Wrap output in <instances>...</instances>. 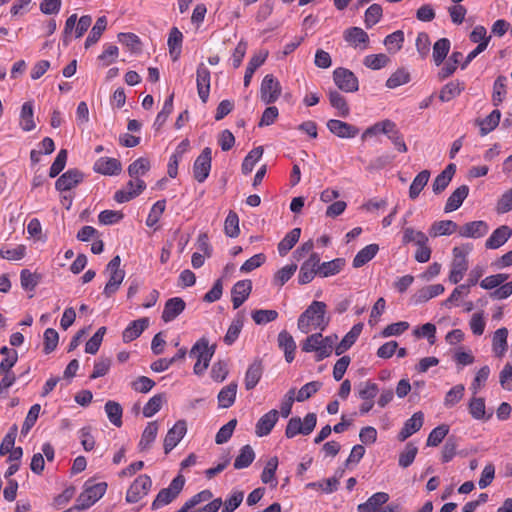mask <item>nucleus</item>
Returning a JSON list of instances; mask_svg holds the SVG:
<instances>
[{"mask_svg":"<svg viewBox=\"0 0 512 512\" xmlns=\"http://www.w3.org/2000/svg\"><path fill=\"white\" fill-rule=\"evenodd\" d=\"M184 484L185 479L182 475L175 477L167 488H163L159 491L152 502L151 509L158 510L163 506L170 504L180 494Z\"/></svg>","mask_w":512,"mask_h":512,"instance_id":"6","label":"nucleus"},{"mask_svg":"<svg viewBox=\"0 0 512 512\" xmlns=\"http://www.w3.org/2000/svg\"><path fill=\"white\" fill-rule=\"evenodd\" d=\"M107 489V484L105 482H100L96 484H89L86 482L84 486V490L78 496L76 503L77 508L82 510L90 508L94 505L100 498L103 497Z\"/></svg>","mask_w":512,"mask_h":512,"instance_id":"8","label":"nucleus"},{"mask_svg":"<svg viewBox=\"0 0 512 512\" xmlns=\"http://www.w3.org/2000/svg\"><path fill=\"white\" fill-rule=\"evenodd\" d=\"M392 123L393 121L386 119L373 124L363 132L361 136L362 140H366L367 138L376 136L381 133L387 135L388 132H392Z\"/></svg>","mask_w":512,"mask_h":512,"instance_id":"52","label":"nucleus"},{"mask_svg":"<svg viewBox=\"0 0 512 512\" xmlns=\"http://www.w3.org/2000/svg\"><path fill=\"white\" fill-rule=\"evenodd\" d=\"M33 115H34V112H33L32 102H30V101L25 102L22 105L21 112H20V127L24 131H27V132L32 131L36 127Z\"/></svg>","mask_w":512,"mask_h":512,"instance_id":"47","label":"nucleus"},{"mask_svg":"<svg viewBox=\"0 0 512 512\" xmlns=\"http://www.w3.org/2000/svg\"><path fill=\"white\" fill-rule=\"evenodd\" d=\"M328 98L331 106L337 110L339 117L346 118L350 114V108L344 96H342L337 90H330Z\"/></svg>","mask_w":512,"mask_h":512,"instance_id":"37","label":"nucleus"},{"mask_svg":"<svg viewBox=\"0 0 512 512\" xmlns=\"http://www.w3.org/2000/svg\"><path fill=\"white\" fill-rule=\"evenodd\" d=\"M506 76L500 75L496 78L493 85L492 101L494 106H499L506 95Z\"/></svg>","mask_w":512,"mask_h":512,"instance_id":"57","label":"nucleus"},{"mask_svg":"<svg viewBox=\"0 0 512 512\" xmlns=\"http://www.w3.org/2000/svg\"><path fill=\"white\" fill-rule=\"evenodd\" d=\"M333 80L336 86L347 93L356 92L359 82L355 74L346 68H336L333 72Z\"/></svg>","mask_w":512,"mask_h":512,"instance_id":"10","label":"nucleus"},{"mask_svg":"<svg viewBox=\"0 0 512 512\" xmlns=\"http://www.w3.org/2000/svg\"><path fill=\"white\" fill-rule=\"evenodd\" d=\"M106 26L107 18L105 16L99 17L86 38L85 48H89L100 39L102 33L106 29Z\"/></svg>","mask_w":512,"mask_h":512,"instance_id":"51","label":"nucleus"},{"mask_svg":"<svg viewBox=\"0 0 512 512\" xmlns=\"http://www.w3.org/2000/svg\"><path fill=\"white\" fill-rule=\"evenodd\" d=\"M464 89L462 82L458 80L450 81L444 85L440 91L439 99L442 102H449L458 96Z\"/></svg>","mask_w":512,"mask_h":512,"instance_id":"45","label":"nucleus"},{"mask_svg":"<svg viewBox=\"0 0 512 512\" xmlns=\"http://www.w3.org/2000/svg\"><path fill=\"white\" fill-rule=\"evenodd\" d=\"M151 486L152 480L148 475H139L127 490L126 501L128 503L139 502L143 497H145L149 493Z\"/></svg>","mask_w":512,"mask_h":512,"instance_id":"9","label":"nucleus"},{"mask_svg":"<svg viewBox=\"0 0 512 512\" xmlns=\"http://www.w3.org/2000/svg\"><path fill=\"white\" fill-rule=\"evenodd\" d=\"M182 41V32L177 27H173L169 32L167 45L169 48V53L174 61L178 60L180 56Z\"/></svg>","mask_w":512,"mask_h":512,"instance_id":"36","label":"nucleus"},{"mask_svg":"<svg viewBox=\"0 0 512 512\" xmlns=\"http://www.w3.org/2000/svg\"><path fill=\"white\" fill-rule=\"evenodd\" d=\"M263 155V147L258 146L252 149L244 158L241 171L244 175L251 173L256 165V163L261 159Z\"/></svg>","mask_w":512,"mask_h":512,"instance_id":"50","label":"nucleus"},{"mask_svg":"<svg viewBox=\"0 0 512 512\" xmlns=\"http://www.w3.org/2000/svg\"><path fill=\"white\" fill-rule=\"evenodd\" d=\"M320 256L317 253H311L310 257L304 261L300 267L298 274V282L301 285L310 283L316 275H318V266Z\"/></svg>","mask_w":512,"mask_h":512,"instance_id":"13","label":"nucleus"},{"mask_svg":"<svg viewBox=\"0 0 512 512\" xmlns=\"http://www.w3.org/2000/svg\"><path fill=\"white\" fill-rule=\"evenodd\" d=\"M345 266L343 258H336L328 262H319L318 275L322 278L334 276L338 274Z\"/></svg>","mask_w":512,"mask_h":512,"instance_id":"38","label":"nucleus"},{"mask_svg":"<svg viewBox=\"0 0 512 512\" xmlns=\"http://www.w3.org/2000/svg\"><path fill=\"white\" fill-rule=\"evenodd\" d=\"M512 236V229L507 225H502L495 229L485 242L487 249H497L504 245Z\"/></svg>","mask_w":512,"mask_h":512,"instance_id":"26","label":"nucleus"},{"mask_svg":"<svg viewBox=\"0 0 512 512\" xmlns=\"http://www.w3.org/2000/svg\"><path fill=\"white\" fill-rule=\"evenodd\" d=\"M186 303L180 297H173L166 301L162 312V320L165 323L176 319L185 309Z\"/></svg>","mask_w":512,"mask_h":512,"instance_id":"22","label":"nucleus"},{"mask_svg":"<svg viewBox=\"0 0 512 512\" xmlns=\"http://www.w3.org/2000/svg\"><path fill=\"white\" fill-rule=\"evenodd\" d=\"M187 432L185 420H178L172 428H170L164 439V451L168 454L183 439Z\"/></svg>","mask_w":512,"mask_h":512,"instance_id":"15","label":"nucleus"},{"mask_svg":"<svg viewBox=\"0 0 512 512\" xmlns=\"http://www.w3.org/2000/svg\"><path fill=\"white\" fill-rule=\"evenodd\" d=\"M215 347H209V342L205 337L200 338L192 346L190 356L197 359L193 371L196 375H202L209 366L214 355Z\"/></svg>","mask_w":512,"mask_h":512,"instance_id":"4","label":"nucleus"},{"mask_svg":"<svg viewBox=\"0 0 512 512\" xmlns=\"http://www.w3.org/2000/svg\"><path fill=\"white\" fill-rule=\"evenodd\" d=\"M326 310L327 305L324 302L313 301L299 316L298 329L304 334L314 330L324 331L330 321V318L326 315Z\"/></svg>","mask_w":512,"mask_h":512,"instance_id":"1","label":"nucleus"},{"mask_svg":"<svg viewBox=\"0 0 512 512\" xmlns=\"http://www.w3.org/2000/svg\"><path fill=\"white\" fill-rule=\"evenodd\" d=\"M469 194V187L467 185H461L457 189H455L449 198L444 207V211L446 213L453 212L457 210L464 200L467 198Z\"/></svg>","mask_w":512,"mask_h":512,"instance_id":"30","label":"nucleus"},{"mask_svg":"<svg viewBox=\"0 0 512 512\" xmlns=\"http://www.w3.org/2000/svg\"><path fill=\"white\" fill-rule=\"evenodd\" d=\"M336 340V335L323 337L321 333H314L302 343V350L308 353L315 352L316 360L321 361L331 355Z\"/></svg>","mask_w":512,"mask_h":512,"instance_id":"2","label":"nucleus"},{"mask_svg":"<svg viewBox=\"0 0 512 512\" xmlns=\"http://www.w3.org/2000/svg\"><path fill=\"white\" fill-rule=\"evenodd\" d=\"M150 169V162L147 158H138L132 162L128 167V174L132 178H139V176L146 174Z\"/></svg>","mask_w":512,"mask_h":512,"instance_id":"64","label":"nucleus"},{"mask_svg":"<svg viewBox=\"0 0 512 512\" xmlns=\"http://www.w3.org/2000/svg\"><path fill=\"white\" fill-rule=\"evenodd\" d=\"M424 422V414L421 411L415 412L411 418L405 421L401 431L398 434L399 441H405L411 435L421 429Z\"/></svg>","mask_w":512,"mask_h":512,"instance_id":"24","label":"nucleus"},{"mask_svg":"<svg viewBox=\"0 0 512 512\" xmlns=\"http://www.w3.org/2000/svg\"><path fill=\"white\" fill-rule=\"evenodd\" d=\"M243 325L244 321L242 316L238 315L236 318L233 319L224 337V342L227 345H232L237 340L243 328Z\"/></svg>","mask_w":512,"mask_h":512,"instance_id":"62","label":"nucleus"},{"mask_svg":"<svg viewBox=\"0 0 512 512\" xmlns=\"http://www.w3.org/2000/svg\"><path fill=\"white\" fill-rule=\"evenodd\" d=\"M263 374V366L260 360L251 363L245 373L244 384L247 390H252L259 383Z\"/></svg>","mask_w":512,"mask_h":512,"instance_id":"32","label":"nucleus"},{"mask_svg":"<svg viewBox=\"0 0 512 512\" xmlns=\"http://www.w3.org/2000/svg\"><path fill=\"white\" fill-rule=\"evenodd\" d=\"M344 40L355 48L365 50L369 45L368 34L360 27H351L344 31Z\"/></svg>","mask_w":512,"mask_h":512,"instance_id":"19","label":"nucleus"},{"mask_svg":"<svg viewBox=\"0 0 512 512\" xmlns=\"http://www.w3.org/2000/svg\"><path fill=\"white\" fill-rule=\"evenodd\" d=\"M489 231V226L485 221L478 220L465 223L459 227L458 233L465 238H481Z\"/></svg>","mask_w":512,"mask_h":512,"instance_id":"20","label":"nucleus"},{"mask_svg":"<svg viewBox=\"0 0 512 512\" xmlns=\"http://www.w3.org/2000/svg\"><path fill=\"white\" fill-rule=\"evenodd\" d=\"M278 467V458L276 456L271 457L264 467L262 474H261V480L265 484H271L272 486L277 485V480L275 478V473Z\"/></svg>","mask_w":512,"mask_h":512,"instance_id":"55","label":"nucleus"},{"mask_svg":"<svg viewBox=\"0 0 512 512\" xmlns=\"http://www.w3.org/2000/svg\"><path fill=\"white\" fill-rule=\"evenodd\" d=\"M158 423L156 421L149 422L145 427L141 439L139 441L140 450H147L151 447L152 443L155 441L157 433H158Z\"/></svg>","mask_w":512,"mask_h":512,"instance_id":"44","label":"nucleus"},{"mask_svg":"<svg viewBox=\"0 0 512 512\" xmlns=\"http://www.w3.org/2000/svg\"><path fill=\"white\" fill-rule=\"evenodd\" d=\"M93 170L102 175H118L122 170L121 162L116 158L100 157L94 163Z\"/></svg>","mask_w":512,"mask_h":512,"instance_id":"21","label":"nucleus"},{"mask_svg":"<svg viewBox=\"0 0 512 512\" xmlns=\"http://www.w3.org/2000/svg\"><path fill=\"white\" fill-rule=\"evenodd\" d=\"M500 118V111L495 109L484 119L478 120L477 124L480 128V134L484 136L493 131L499 125Z\"/></svg>","mask_w":512,"mask_h":512,"instance_id":"43","label":"nucleus"},{"mask_svg":"<svg viewBox=\"0 0 512 512\" xmlns=\"http://www.w3.org/2000/svg\"><path fill=\"white\" fill-rule=\"evenodd\" d=\"M379 251V245L378 244H369L362 248L358 253L355 255L352 265L354 268H360L367 264L369 261H371L376 254Z\"/></svg>","mask_w":512,"mask_h":512,"instance_id":"35","label":"nucleus"},{"mask_svg":"<svg viewBox=\"0 0 512 512\" xmlns=\"http://www.w3.org/2000/svg\"><path fill=\"white\" fill-rule=\"evenodd\" d=\"M445 291L442 284H433L419 289L414 295L416 303H424Z\"/></svg>","mask_w":512,"mask_h":512,"instance_id":"41","label":"nucleus"},{"mask_svg":"<svg viewBox=\"0 0 512 512\" xmlns=\"http://www.w3.org/2000/svg\"><path fill=\"white\" fill-rule=\"evenodd\" d=\"M316 423L317 416L315 413H308L303 421L300 417H292L287 423L285 436L291 439L298 434L309 435L314 430Z\"/></svg>","mask_w":512,"mask_h":512,"instance_id":"7","label":"nucleus"},{"mask_svg":"<svg viewBox=\"0 0 512 512\" xmlns=\"http://www.w3.org/2000/svg\"><path fill=\"white\" fill-rule=\"evenodd\" d=\"M362 331V324H356L352 329L344 336L341 342L335 347L336 355L343 354L348 350L357 340Z\"/></svg>","mask_w":512,"mask_h":512,"instance_id":"42","label":"nucleus"},{"mask_svg":"<svg viewBox=\"0 0 512 512\" xmlns=\"http://www.w3.org/2000/svg\"><path fill=\"white\" fill-rule=\"evenodd\" d=\"M252 290V283L250 280L238 281L231 290L233 308H239L245 300L249 297Z\"/></svg>","mask_w":512,"mask_h":512,"instance_id":"25","label":"nucleus"},{"mask_svg":"<svg viewBox=\"0 0 512 512\" xmlns=\"http://www.w3.org/2000/svg\"><path fill=\"white\" fill-rule=\"evenodd\" d=\"M83 180V174L78 169H69L56 181L55 187L58 191H69L76 187Z\"/></svg>","mask_w":512,"mask_h":512,"instance_id":"18","label":"nucleus"},{"mask_svg":"<svg viewBox=\"0 0 512 512\" xmlns=\"http://www.w3.org/2000/svg\"><path fill=\"white\" fill-rule=\"evenodd\" d=\"M268 57V51L262 50L258 53L254 54L251 59L248 62L245 75H244V86L247 87L251 79L253 77V74L255 73L256 69L259 68L261 65L264 64L266 58Z\"/></svg>","mask_w":512,"mask_h":512,"instance_id":"34","label":"nucleus"},{"mask_svg":"<svg viewBox=\"0 0 512 512\" xmlns=\"http://www.w3.org/2000/svg\"><path fill=\"white\" fill-rule=\"evenodd\" d=\"M301 235L300 228H294L278 244V252L281 256H285L298 242Z\"/></svg>","mask_w":512,"mask_h":512,"instance_id":"48","label":"nucleus"},{"mask_svg":"<svg viewBox=\"0 0 512 512\" xmlns=\"http://www.w3.org/2000/svg\"><path fill=\"white\" fill-rule=\"evenodd\" d=\"M244 492L241 490H233L225 501H222V512H234L243 502Z\"/></svg>","mask_w":512,"mask_h":512,"instance_id":"58","label":"nucleus"},{"mask_svg":"<svg viewBox=\"0 0 512 512\" xmlns=\"http://www.w3.org/2000/svg\"><path fill=\"white\" fill-rule=\"evenodd\" d=\"M211 162L212 150L210 147H205L193 164L194 178L199 183H203L208 178L211 170Z\"/></svg>","mask_w":512,"mask_h":512,"instance_id":"12","label":"nucleus"},{"mask_svg":"<svg viewBox=\"0 0 512 512\" xmlns=\"http://www.w3.org/2000/svg\"><path fill=\"white\" fill-rule=\"evenodd\" d=\"M279 419V412L272 409L265 413L256 423L255 433L258 437L267 436L270 434Z\"/></svg>","mask_w":512,"mask_h":512,"instance_id":"23","label":"nucleus"},{"mask_svg":"<svg viewBox=\"0 0 512 512\" xmlns=\"http://www.w3.org/2000/svg\"><path fill=\"white\" fill-rule=\"evenodd\" d=\"M278 346L284 351L286 361L292 362L295 358L296 343L287 331L283 330L278 334Z\"/></svg>","mask_w":512,"mask_h":512,"instance_id":"33","label":"nucleus"},{"mask_svg":"<svg viewBox=\"0 0 512 512\" xmlns=\"http://www.w3.org/2000/svg\"><path fill=\"white\" fill-rule=\"evenodd\" d=\"M105 412L109 421L116 427H120L122 425V407L118 402L115 401H107L105 404Z\"/></svg>","mask_w":512,"mask_h":512,"instance_id":"53","label":"nucleus"},{"mask_svg":"<svg viewBox=\"0 0 512 512\" xmlns=\"http://www.w3.org/2000/svg\"><path fill=\"white\" fill-rule=\"evenodd\" d=\"M197 92L203 103H206L210 93L211 75L209 69L200 63L196 71Z\"/></svg>","mask_w":512,"mask_h":512,"instance_id":"16","label":"nucleus"},{"mask_svg":"<svg viewBox=\"0 0 512 512\" xmlns=\"http://www.w3.org/2000/svg\"><path fill=\"white\" fill-rule=\"evenodd\" d=\"M429 178L430 172L428 170H423L416 175L409 188V197L412 200H415L419 196L423 188L427 185Z\"/></svg>","mask_w":512,"mask_h":512,"instance_id":"49","label":"nucleus"},{"mask_svg":"<svg viewBox=\"0 0 512 512\" xmlns=\"http://www.w3.org/2000/svg\"><path fill=\"white\" fill-rule=\"evenodd\" d=\"M389 501V494L386 492H377L373 494L365 503L357 507L358 512H377L384 504Z\"/></svg>","mask_w":512,"mask_h":512,"instance_id":"27","label":"nucleus"},{"mask_svg":"<svg viewBox=\"0 0 512 512\" xmlns=\"http://www.w3.org/2000/svg\"><path fill=\"white\" fill-rule=\"evenodd\" d=\"M149 319L140 318L132 321L123 331L122 339L125 343H129L138 338L143 331L148 327Z\"/></svg>","mask_w":512,"mask_h":512,"instance_id":"28","label":"nucleus"},{"mask_svg":"<svg viewBox=\"0 0 512 512\" xmlns=\"http://www.w3.org/2000/svg\"><path fill=\"white\" fill-rule=\"evenodd\" d=\"M459 230L458 225L451 220H442L435 222L431 227L434 236L451 235Z\"/></svg>","mask_w":512,"mask_h":512,"instance_id":"61","label":"nucleus"},{"mask_svg":"<svg viewBox=\"0 0 512 512\" xmlns=\"http://www.w3.org/2000/svg\"><path fill=\"white\" fill-rule=\"evenodd\" d=\"M383 15V9L379 4H372L367 8L364 15V23L366 28H372L375 24H377Z\"/></svg>","mask_w":512,"mask_h":512,"instance_id":"63","label":"nucleus"},{"mask_svg":"<svg viewBox=\"0 0 512 512\" xmlns=\"http://www.w3.org/2000/svg\"><path fill=\"white\" fill-rule=\"evenodd\" d=\"M145 188L146 184L143 180L133 178L126 184L125 188L115 193L114 200L118 203L128 202L137 197Z\"/></svg>","mask_w":512,"mask_h":512,"instance_id":"14","label":"nucleus"},{"mask_svg":"<svg viewBox=\"0 0 512 512\" xmlns=\"http://www.w3.org/2000/svg\"><path fill=\"white\" fill-rule=\"evenodd\" d=\"M404 42V33L401 30H397L389 35H387L384 39V45L390 53L398 52Z\"/></svg>","mask_w":512,"mask_h":512,"instance_id":"60","label":"nucleus"},{"mask_svg":"<svg viewBox=\"0 0 512 512\" xmlns=\"http://www.w3.org/2000/svg\"><path fill=\"white\" fill-rule=\"evenodd\" d=\"M472 250V245L466 244L453 249V260L449 273V281L452 284L459 283L468 269L467 256Z\"/></svg>","mask_w":512,"mask_h":512,"instance_id":"3","label":"nucleus"},{"mask_svg":"<svg viewBox=\"0 0 512 512\" xmlns=\"http://www.w3.org/2000/svg\"><path fill=\"white\" fill-rule=\"evenodd\" d=\"M389 61V57L384 53L369 54L363 59V64L372 70H379L384 68Z\"/></svg>","mask_w":512,"mask_h":512,"instance_id":"59","label":"nucleus"},{"mask_svg":"<svg viewBox=\"0 0 512 512\" xmlns=\"http://www.w3.org/2000/svg\"><path fill=\"white\" fill-rule=\"evenodd\" d=\"M456 171L455 164H449L446 168L435 178L432 189L435 194L442 193L449 183L451 182Z\"/></svg>","mask_w":512,"mask_h":512,"instance_id":"31","label":"nucleus"},{"mask_svg":"<svg viewBox=\"0 0 512 512\" xmlns=\"http://www.w3.org/2000/svg\"><path fill=\"white\" fill-rule=\"evenodd\" d=\"M120 264V256L116 255L106 266L108 281L103 290V294L106 297H111L113 294H115L124 280L125 271L120 268Z\"/></svg>","mask_w":512,"mask_h":512,"instance_id":"5","label":"nucleus"},{"mask_svg":"<svg viewBox=\"0 0 512 512\" xmlns=\"http://www.w3.org/2000/svg\"><path fill=\"white\" fill-rule=\"evenodd\" d=\"M237 387L238 385L236 382H231L220 390L218 394L219 407L229 408L234 404L237 394Z\"/></svg>","mask_w":512,"mask_h":512,"instance_id":"39","label":"nucleus"},{"mask_svg":"<svg viewBox=\"0 0 512 512\" xmlns=\"http://www.w3.org/2000/svg\"><path fill=\"white\" fill-rule=\"evenodd\" d=\"M468 410H469V413L472 416V418L475 420L487 421L493 415L492 412H489V413L486 412V405H485L484 398L476 397V395H474L470 399V401L468 403Z\"/></svg>","mask_w":512,"mask_h":512,"instance_id":"29","label":"nucleus"},{"mask_svg":"<svg viewBox=\"0 0 512 512\" xmlns=\"http://www.w3.org/2000/svg\"><path fill=\"white\" fill-rule=\"evenodd\" d=\"M417 453H418L417 446L412 442L407 443L405 445L403 451L399 454V460H398L399 466L402 468L409 467L414 462Z\"/></svg>","mask_w":512,"mask_h":512,"instance_id":"56","label":"nucleus"},{"mask_svg":"<svg viewBox=\"0 0 512 512\" xmlns=\"http://www.w3.org/2000/svg\"><path fill=\"white\" fill-rule=\"evenodd\" d=\"M280 82L272 75L267 74L261 83L260 98L265 104H272L278 100L281 95Z\"/></svg>","mask_w":512,"mask_h":512,"instance_id":"11","label":"nucleus"},{"mask_svg":"<svg viewBox=\"0 0 512 512\" xmlns=\"http://www.w3.org/2000/svg\"><path fill=\"white\" fill-rule=\"evenodd\" d=\"M326 125L328 130L339 138H354L359 133L356 126L337 119H330Z\"/></svg>","mask_w":512,"mask_h":512,"instance_id":"17","label":"nucleus"},{"mask_svg":"<svg viewBox=\"0 0 512 512\" xmlns=\"http://www.w3.org/2000/svg\"><path fill=\"white\" fill-rule=\"evenodd\" d=\"M255 459L254 450L250 445H245L241 448L239 455L234 461L235 469L247 468Z\"/></svg>","mask_w":512,"mask_h":512,"instance_id":"54","label":"nucleus"},{"mask_svg":"<svg viewBox=\"0 0 512 512\" xmlns=\"http://www.w3.org/2000/svg\"><path fill=\"white\" fill-rule=\"evenodd\" d=\"M508 330L505 327L497 329L492 338V348L496 356L502 357L507 351Z\"/></svg>","mask_w":512,"mask_h":512,"instance_id":"40","label":"nucleus"},{"mask_svg":"<svg viewBox=\"0 0 512 512\" xmlns=\"http://www.w3.org/2000/svg\"><path fill=\"white\" fill-rule=\"evenodd\" d=\"M451 42L447 38H441L437 40L433 45V61L439 66L443 63L444 59L450 51Z\"/></svg>","mask_w":512,"mask_h":512,"instance_id":"46","label":"nucleus"}]
</instances>
